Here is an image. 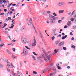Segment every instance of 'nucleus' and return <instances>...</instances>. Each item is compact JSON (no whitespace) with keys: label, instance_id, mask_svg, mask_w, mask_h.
I'll return each mask as SVG.
<instances>
[{"label":"nucleus","instance_id":"1","mask_svg":"<svg viewBox=\"0 0 76 76\" xmlns=\"http://www.w3.org/2000/svg\"><path fill=\"white\" fill-rule=\"evenodd\" d=\"M27 22L29 26H30L31 25L32 26H33V28L36 34H37V30L35 27L34 26V25L32 23V19L30 18V19H28L27 20Z\"/></svg>","mask_w":76,"mask_h":76},{"label":"nucleus","instance_id":"2","mask_svg":"<svg viewBox=\"0 0 76 76\" xmlns=\"http://www.w3.org/2000/svg\"><path fill=\"white\" fill-rule=\"evenodd\" d=\"M49 17L48 18V20H50V22L53 23L55 22V20H56L55 17L52 15H49Z\"/></svg>","mask_w":76,"mask_h":76},{"label":"nucleus","instance_id":"3","mask_svg":"<svg viewBox=\"0 0 76 76\" xmlns=\"http://www.w3.org/2000/svg\"><path fill=\"white\" fill-rule=\"evenodd\" d=\"M3 60L4 62H6V63H8L7 66L8 67L12 68H13L14 66L12 65V63H10V64H9V61H8L7 59H4Z\"/></svg>","mask_w":76,"mask_h":76},{"label":"nucleus","instance_id":"4","mask_svg":"<svg viewBox=\"0 0 76 76\" xmlns=\"http://www.w3.org/2000/svg\"><path fill=\"white\" fill-rule=\"evenodd\" d=\"M28 51L26 49H23V54L24 56H27V55H28Z\"/></svg>","mask_w":76,"mask_h":76},{"label":"nucleus","instance_id":"5","mask_svg":"<svg viewBox=\"0 0 76 76\" xmlns=\"http://www.w3.org/2000/svg\"><path fill=\"white\" fill-rule=\"evenodd\" d=\"M21 41L23 43V44H25L26 43H28V40L25 38H23L22 39Z\"/></svg>","mask_w":76,"mask_h":76},{"label":"nucleus","instance_id":"6","mask_svg":"<svg viewBox=\"0 0 76 76\" xmlns=\"http://www.w3.org/2000/svg\"><path fill=\"white\" fill-rule=\"evenodd\" d=\"M34 43L32 44V46H35L36 45V44H37V41H36V40L35 39V37H34Z\"/></svg>","mask_w":76,"mask_h":76},{"label":"nucleus","instance_id":"7","mask_svg":"<svg viewBox=\"0 0 76 76\" xmlns=\"http://www.w3.org/2000/svg\"><path fill=\"white\" fill-rule=\"evenodd\" d=\"M17 74L18 76H23V75L21 72H19V71H18L17 72Z\"/></svg>","mask_w":76,"mask_h":76},{"label":"nucleus","instance_id":"8","mask_svg":"<svg viewBox=\"0 0 76 76\" xmlns=\"http://www.w3.org/2000/svg\"><path fill=\"white\" fill-rule=\"evenodd\" d=\"M51 56H52V54H50L49 56H46V58H47L48 60H50V58Z\"/></svg>","mask_w":76,"mask_h":76},{"label":"nucleus","instance_id":"9","mask_svg":"<svg viewBox=\"0 0 76 76\" xmlns=\"http://www.w3.org/2000/svg\"><path fill=\"white\" fill-rule=\"evenodd\" d=\"M53 71H54V72H53V73H51L50 74V76H53V75H55V74H56V69H54Z\"/></svg>","mask_w":76,"mask_h":76},{"label":"nucleus","instance_id":"10","mask_svg":"<svg viewBox=\"0 0 76 76\" xmlns=\"http://www.w3.org/2000/svg\"><path fill=\"white\" fill-rule=\"evenodd\" d=\"M64 42H62L59 43V44H58V46H61V45H64Z\"/></svg>","mask_w":76,"mask_h":76},{"label":"nucleus","instance_id":"11","mask_svg":"<svg viewBox=\"0 0 76 76\" xmlns=\"http://www.w3.org/2000/svg\"><path fill=\"white\" fill-rule=\"evenodd\" d=\"M53 36H56L57 35V34H56V32L54 31H53L52 33Z\"/></svg>","mask_w":76,"mask_h":76},{"label":"nucleus","instance_id":"12","mask_svg":"<svg viewBox=\"0 0 76 76\" xmlns=\"http://www.w3.org/2000/svg\"><path fill=\"white\" fill-rule=\"evenodd\" d=\"M71 23H72V22L70 21H69L67 23V25L68 26H70L71 25Z\"/></svg>","mask_w":76,"mask_h":76},{"label":"nucleus","instance_id":"13","mask_svg":"<svg viewBox=\"0 0 76 76\" xmlns=\"http://www.w3.org/2000/svg\"><path fill=\"white\" fill-rule=\"evenodd\" d=\"M42 15H45L46 14V13H45V12H46V11H45L43 10L42 11Z\"/></svg>","mask_w":76,"mask_h":76},{"label":"nucleus","instance_id":"14","mask_svg":"<svg viewBox=\"0 0 76 76\" xmlns=\"http://www.w3.org/2000/svg\"><path fill=\"white\" fill-rule=\"evenodd\" d=\"M67 35H65L64 36H63L62 37V39H64L67 38Z\"/></svg>","mask_w":76,"mask_h":76},{"label":"nucleus","instance_id":"15","mask_svg":"<svg viewBox=\"0 0 76 76\" xmlns=\"http://www.w3.org/2000/svg\"><path fill=\"white\" fill-rule=\"evenodd\" d=\"M6 51L7 52V53L9 54H12V53H11V52H10V51H9V50L7 49L6 50Z\"/></svg>","mask_w":76,"mask_h":76},{"label":"nucleus","instance_id":"16","mask_svg":"<svg viewBox=\"0 0 76 76\" xmlns=\"http://www.w3.org/2000/svg\"><path fill=\"white\" fill-rule=\"evenodd\" d=\"M59 14L63 13V12H64V10H59Z\"/></svg>","mask_w":76,"mask_h":76},{"label":"nucleus","instance_id":"17","mask_svg":"<svg viewBox=\"0 0 76 76\" xmlns=\"http://www.w3.org/2000/svg\"><path fill=\"white\" fill-rule=\"evenodd\" d=\"M71 48H73L74 49H75V48H76V46L72 45L71 46Z\"/></svg>","mask_w":76,"mask_h":76},{"label":"nucleus","instance_id":"18","mask_svg":"<svg viewBox=\"0 0 76 76\" xmlns=\"http://www.w3.org/2000/svg\"><path fill=\"white\" fill-rule=\"evenodd\" d=\"M59 42H60V41L58 40L55 42V44H56V45H57V44H58V43H59Z\"/></svg>","mask_w":76,"mask_h":76},{"label":"nucleus","instance_id":"19","mask_svg":"<svg viewBox=\"0 0 76 76\" xmlns=\"http://www.w3.org/2000/svg\"><path fill=\"white\" fill-rule=\"evenodd\" d=\"M58 4L59 6H62V3H61V2H59L58 3Z\"/></svg>","mask_w":76,"mask_h":76},{"label":"nucleus","instance_id":"20","mask_svg":"<svg viewBox=\"0 0 76 76\" xmlns=\"http://www.w3.org/2000/svg\"><path fill=\"white\" fill-rule=\"evenodd\" d=\"M4 67V65H3L1 64H0V67L1 68H3V67Z\"/></svg>","mask_w":76,"mask_h":76},{"label":"nucleus","instance_id":"21","mask_svg":"<svg viewBox=\"0 0 76 76\" xmlns=\"http://www.w3.org/2000/svg\"><path fill=\"white\" fill-rule=\"evenodd\" d=\"M55 38V37L54 36H53L51 37V39H52V41H53Z\"/></svg>","mask_w":76,"mask_h":76},{"label":"nucleus","instance_id":"22","mask_svg":"<svg viewBox=\"0 0 76 76\" xmlns=\"http://www.w3.org/2000/svg\"><path fill=\"white\" fill-rule=\"evenodd\" d=\"M6 26H7V24L5 23L4 24V26L2 27H1V28H4L6 27Z\"/></svg>","mask_w":76,"mask_h":76},{"label":"nucleus","instance_id":"23","mask_svg":"<svg viewBox=\"0 0 76 76\" xmlns=\"http://www.w3.org/2000/svg\"><path fill=\"white\" fill-rule=\"evenodd\" d=\"M3 45H4V43H1V44H0V47L1 48V47H3Z\"/></svg>","mask_w":76,"mask_h":76},{"label":"nucleus","instance_id":"24","mask_svg":"<svg viewBox=\"0 0 76 76\" xmlns=\"http://www.w3.org/2000/svg\"><path fill=\"white\" fill-rule=\"evenodd\" d=\"M63 21L61 20H59L58 21V22L59 23H61V22H62Z\"/></svg>","mask_w":76,"mask_h":76},{"label":"nucleus","instance_id":"25","mask_svg":"<svg viewBox=\"0 0 76 76\" xmlns=\"http://www.w3.org/2000/svg\"><path fill=\"white\" fill-rule=\"evenodd\" d=\"M33 73L34 74V75H37V72L36 71H34L33 72Z\"/></svg>","mask_w":76,"mask_h":76},{"label":"nucleus","instance_id":"26","mask_svg":"<svg viewBox=\"0 0 76 76\" xmlns=\"http://www.w3.org/2000/svg\"><path fill=\"white\" fill-rule=\"evenodd\" d=\"M25 47L28 50H30V48H29L27 46H26Z\"/></svg>","mask_w":76,"mask_h":76},{"label":"nucleus","instance_id":"27","mask_svg":"<svg viewBox=\"0 0 76 76\" xmlns=\"http://www.w3.org/2000/svg\"><path fill=\"white\" fill-rule=\"evenodd\" d=\"M54 52H55V54H57V52H58L57 50H56V49L54 50Z\"/></svg>","mask_w":76,"mask_h":76},{"label":"nucleus","instance_id":"28","mask_svg":"<svg viewBox=\"0 0 76 76\" xmlns=\"http://www.w3.org/2000/svg\"><path fill=\"white\" fill-rule=\"evenodd\" d=\"M12 58H16V56H12Z\"/></svg>","mask_w":76,"mask_h":76},{"label":"nucleus","instance_id":"29","mask_svg":"<svg viewBox=\"0 0 76 76\" xmlns=\"http://www.w3.org/2000/svg\"><path fill=\"white\" fill-rule=\"evenodd\" d=\"M53 15L54 16H57V14H56L55 12L53 13Z\"/></svg>","mask_w":76,"mask_h":76},{"label":"nucleus","instance_id":"30","mask_svg":"<svg viewBox=\"0 0 76 76\" xmlns=\"http://www.w3.org/2000/svg\"><path fill=\"white\" fill-rule=\"evenodd\" d=\"M8 20H11V17H8Z\"/></svg>","mask_w":76,"mask_h":76},{"label":"nucleus","instance_id":"31","mask_svg":"<svg viewBox=\"0 0 76 76\" xmlns=\"http://www.w3.org/2000/svg\"><path fill=\"white\" fill-rule=\"evenodd\" d=\"M14 25L12 26H11V27H10L9 28H10V29H11V28H13V27H14Z\"/></svg>","mask_w":76,"mask_h":76},{"label":"nucleus","instance_id":"32","mask_svg":"<svg viewBox=\"0 0 76 76\" xmlns=\"http://www.w3.org/2000/svg\"><path fill=\"white\" fill-rule=\"evenodd\" d=\"M3 0H0V4H3Z\"/></svg>","mask_w":76,"mask_h":76},{"label":"nucleus","instance_id":"33","mask_svg":"<svg viewBox=\"0 0 76 76\" xmlns=\"http://www.w3.org/2000/svg\"><path fill=\"white\" fill-rule=\"evenodd\" d=\"M4 32L5 33V34H8V32L6 31H4Z\"/></svg>","mask_w":76,"mask_h":76},{"label":"nucleus","instance_id":"34","mask_svg":"<svg viewBox=\"0 0 76 76\" xmlns=\"http://www.w3.org/2000/svg\"><path fill=\"white\" fill-rule=\"evenodd\" d=\"M12 50H13V51L14 52H15V50H16V49H15V48H12Z\"/></svg>","mask_w":76,"mask_h":76},{"label":"nucleus","instance_id":"35","mask_svg":"<svg viewBox=\"0 0 76 76\" xmlns=\"http://www.w3.org/2000/svg\"><path fill=\"white\" fill-rule=\"evenodd\" d=\"M73 28L74 29H76V26H73Z\"/></svg>","mask_w":76,"mask_h":76},{"label":"nucleus","instance_id":"36","mask_svg":"<svg viewBox=\"0 0 76 76\" xmlns=\"http://www.w3.org/2000/svg\"><path fill=\"white\" fill-rule=\"evenodd\" d=\"M32 57L33 58V59H34V60H36V59H35V58L34 57V56H32Z\"/></svg>","mask_w":76,"mask_h":76},{"label":"nucleus","instance_id":"37","mask_svg":"<svg viewBox=\"0 0 76 76\" xmlns=\"http://www.w3.org/2000/svg\"><path fill=\"white\" fill-rule=\"evenodd\" d=\"M63 49L64 50H66V48L65 47H63Z\"/></svg>","mask_w":76,"mask_h":76},{"label":"nucleus","instance_id":"38","mask_svg":"<svg viewBox=\"0 0 76 76\" xmlns=\"http://www.w3.org/2000/svg\"><path fill=\"white\" fill-rule=\"evenodd\" d=\"M61 3H62V5H64V4H65V3H64V2H62Z\"/></svg>","mask_w":76,"mask_h":76},{"label":"nucleus","instance_id":"39","mask_svg":"<svg viewBox=\"0 0 76 76\" xmlns=\"http://www.w3.org/2000/svg\"><path fill=\"white\" fill-rule=\"evenodd\" d=\"M3 3H6V1L5 0H3L2 1Z\"/></svg>","mask_w":76,"mask_h":76},{"label":"nucleus","instance_id":"40","mask_svg":"<svg viewBox=\"0 0 76 76\" xmlns=\"http://www.w3.org/2000/svg\"><path fill=\"white\" fill-rule=\"evenodd\" d=\"M71 21H72V22H73V21L74 20V19L73 18H72L71 19Z\"/></svg>","mask_w":76,"mask_h":76},{"label":"nucleus","instance_id":"41","mask_svg":"<svg viewBox=\"0 0 76 76\" xmlns=\"http://www.w3.org/2000/svg\"><path fill=\"white\" fill-rule=\"evenodd\" d=\"M33 54H34V55H35V56H37V54L35 53L34 52H33Z\"/></svg>","mask_w":76,"mask_h":76},{"label":"nucleus","instance_id":"42","mask_svg":"<svg viewBox=\"0 0 76 76\" xmlns=\"http://www.w3.org/2000/svg\"><path fill=\"white\" fill-rule=\"evenodd\" d=\"M7 71L8 72H10V70L8 69H7Z\"/></svg>","mask_w":76,"mask_h":76},{"label":"nucleus","instance_id":"43","mask_svg":"<svg viewBox=\"0 0 76 76\" xmlns=\"http://www.w3.org/2000/svg\"><path fill=\"white\" fill-rule=\"evenodd\" d=\"M4 14V13L3 12H2L1 14H0V15H3Z\"/></svg>","mask_w":76,"mask_h":76},{"label":"nucleus","instance_id":"44","mask_svg":"<svg viewBox=\"0 0 76 76\" xmlns=\"http://www.w3.org/2000/svg\"><path fill=\"white\" fill-rule=\"evenodd\" d=\"M47 13H51V12L50 11H48L47 12Z\"/></svg>","mask_w":76,"mask_h":76},{"label":"nucleus","instance_id":"45","mask_svg":"<svg viewBox=\"0 0 76 76\" xmlns=\"http://www.w3.org/2000/svg\"><path fill=\"white\" fill-rule=\"evenodd\" d=\"M22 64L21 63H20V67H22Z\"/></svg>","mask_w":76,"mask_h":76},{"label":"nucleus","instance_id":"46","mask_svg":"<svg viewBox=\"0 0 76 76\" xmlns=\"http://www.w3.org/2000/svg\"><path fill=\"white\" fill-rule=\"evenodd\" d=\"M67 26H64V28H67Z\"/></svg>","mask_w":76,"mask_h":76},{"label":"nucleus","instance_id":"47","mask_svg":"<svg viewBox=\"0 0 76 76\" xmlns=\"http://www.w3.org/2000/svg\"><path fill=\"white\" fill-rule=\"evenodd\" d=\"M71 40H72V41H73V40H74V37H73L72 38Z\"/></svg>","mask_w":76,"mask_h":76},{"label":"nucleus","instance_id":"48","mask_svg":"<svg viewBox=\"0 0 76 76\" xmlns=\"http://www.w3.org/2000/svg\"><path fill=\"white\" fill-rule=\"evenodd\" d=\"M58 69H59V70H60L61 69V68H60V67L59 66H58Z\"/></svg>","mask_w":76,"mask_h":76},{"label":"nucleus","instance_id":"49","mask_svg":"<svg viewBox=\"0 0 76 76\" xmlns=\"http://www.w3.org/2000/svg\"><path fill=\"white\" fill-rule=\"evenodd\" d=\"M57 37H61V34H59V36H57Z\"/></svg>","mask_w":76,"mask_h":76},{"label":"nucleus","instance_id":"50","mask_svg":"<svg viewBox=\"0 0 76 76\" xmlns=\"http://www.w3.org/2000/svg\"><path fill=\"white\" fill-rule=\"evenodd\" d=\"M48 5H46V7H45V9H46V8H48Z\"/></svg>","mask_w":76,"mask_h":76},{"label":"nucleus","instance_id":"51","mask_svg":"<svg viewBox=\"0 0 76 76\" xmlns=\"http://www.w3.org/2000/svg\"><path fill=\"white\" fill-rule=\"evenodd\" d=\"M4 12H7V10L6 9H4Z\"/></svg>","mask_w":76,"mask_h":76},{"label":"nucleus","instance_id":"52","mask_svg":"<svg viewBox=\"0 0 76 76\" xmlns=\"http://www.w3.org/2000/svg\"><path fill=\"white\" fill-rule=\"evenodd\" d=\"M44 60L45 61H46V62H47V61H48V60L45 59V58H44Z\"/></svg>","mask_w":76,"mask_h":76},{"label":"nucleus","instance_id":"53","mask_svg":"<svg viewBox=\"0 0 76 76\" xmlns=\"http://www.w3.org/2000/svg\"><path fill=\"white\" fill-rule=\"evenodd\" d=\"M26 75H28V71H26Z\"/></svg>","mask_w":76,"mask_h":76},{"label":"nucleus","instance_id":"54","mask_svg":"<svg viewBox=\"0 0 76 76\" xmlns=\"http://www.w3.org/2000/svg\"><path fill=\"white\" fill-rule=\"evenodd\" d=\"M34 19L35 20H36L37 19V18L34 17Z\"/></svg>","mask_w":76,"mask_h":76},{"label":"nucleus","instance_id":"55","mask_svg":"<svg viewBox=\"0 0 76 76\" xmlns=\"http://www.w3.org/2000/svg\"><path fill=\"white\" fill-rule=\"evenodd\" d=\"M70 35H73V34L72 33V32H71L70 33Z\"/></svg>","mask_w":76,"mask_h":76},{"label":"nucleus","instance_id":"56","mask_svg":"<svg viewBox=\"0 0 76 76\" xmlns=\"http://www.w3.org/2000/svg\"><path fill=\"white\" fill-rule=\"evenodd\" d=\"M62 34L63 36H64L65 34H64V33H62Z\"/></svg>","mask_w":76,"mask_h":76},{"label":"nucleus","instance_id":"57","mask_svg":"<svg viewBox=\"0 0 76 76\" xmlns=\"http://www.w3.org/2000/svg\"><path fill=\"white\" fill-rule=\"evenodd\" d=\"M7 38H9L10 39H11L10 38V36H7Z\"/></svg>","mask_w":76,"mask_h":76},{"label":"nucleus","instance_id":"58","mask_svg":"<svg viewBox=\"0 0 76 76\" xmlns=\"http://www.w3.org/2000/svg\"><path fill=\"white\" fill-rule=\"evenodd\" d=\"M56 66H59V64L57 63V64H56Z\"/></svg>","mask_w":76,"mask_h":76},{"label":"nucleus","instance_id":"59","mask_svg":"<svg viewBox=\"0 0 76 76\" xmlns=\"http://www.w3.org/2000/svg\"><path fill=\"white\" fill-rule=\"evenodd\" d=\"M12 22L13 24H15V22L13 21V22Z\"/></svg>","mask_w":76,"mask_h":76},{"label":"nucleus","instance_id":"60","mask_svg":"<svg viewBox=\"0 0 76 76\" xmlns=\"http://www.w3.org/2000/svg\"><path fill=\"white\" fill-rule=\"evenodd\" d=\"M24 30H25L24 29V28H22V29H21V31H24Z\"/></svg>","mask_w":76,"mask_h":76},{"label":"nucleus","instance_id":"61","mask_svg":"<svg viewBox=\"0 0 76 76\" xmlns=\"http://www.w3.org/2000/svg\"><path fill=\"white\" fill-rule=\"evenodd\" d=\"M67 69H70V66H67Z\"/></svg>","mask_w":76,"mask_h":76},{"label":"nucleus","instance_id":"62","mask_svg":"<svg viewBox=\"0 0 76 76\" xmlns=\"http://www.w3.org/2000/svg\"><path fill=\"white\" fill-rule=\"evenodd\" d=\"M55 54H56V53H55L53 52V53L52 55H55Z\"/></svg>","mask_w":76,"mask_h":76},{"label":"nucleus","instance_id":"63","mask_svg":"<svg viewBox=\"0 0 76 76\" xmlns=\"http://www.w3.org/2000/svg\"><path fill=\"white\" fill-rule=\"evenodd\" d=\"M55 20L56 19H58V18L57 17H55Z\"/></svg>","mask_w":76,"mask_h":76},{"label":"nucleus","instance_id":"64","mask_svg":"<svg viewBox=\"0 0 76 76\" xmlns=\"http://www.w3.org/2000/svg\"><path fill=\"white\" fill-rule=\"evenodd\" d=\"M40 36L41 38H43V36H42V35H41Z\"/></svg>","mask_w":76,"mask_h":76}]
</instances>
